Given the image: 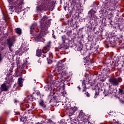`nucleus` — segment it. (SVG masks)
I'll return each mask as SVG.
<instances>
[{
  "label": "nucleus",
  "mask_w": 124,
  "mask_h": 124,
  "mask_svg": "<svg viewBox=\"0 0 124 124\" xmlns=\"http://www.w3.org/2000/svg\"><path fill=\"white\" fill-rule=\"evenodd\" d=\"M31 109H33V107H31Z\"/></svg>",
  "instance_id": "79ce46f5"
},
{
  "label": "nucleus",
  "mask_w": 124,
  "mask_h": 124,
  "mask_svg": "<svg viewBox=\"0 0 124 124\" xmlns=\"http://www.w3.org/2000/svg\"><path fill=\"white\" fill-rule=\"evenodd\" d=\"M36 56L37 57H42V58H46L47 57V54H44L41 55V51L40 50H37L36 51Z\"/></svg>",
  "instance_id": "ddd939ff"
},
{
  "label": "nucleus",
  "mask_w": 124,
  "mask_h": 124,
  "mask_svg": "<svg viewBox=\"0 0 124 124\" xmlns=\"http://www.w3.org/2000/svg\"><path fill=\"white\" fill-rule=\"evenodd\" d=\"M7 41L9 47H12L13 46V44H14V42L16 41V39H15V37H13L12 38L8 39Z\"/></svg>",
  "instance_id": "423d86ee"
},
{
  "label": "nucleus",
  "mask_w": 124,
  "mask_h": 124,
  "mask_svg": "<svg viewBox=\"0 0 124 124\" xmlns=\"http://www.w3.org/2000/svg\"><path fill=\"white\" fill-rule=\"evenodd\" d=\"M18 83L19 86L23 87V79L22 78H18Z\"/></svg>",
  "instance_id": "f3484780"
},
{
  "label": "nucleus",
  "mask_w": 124,
  "mask_h": 124,
  "mask_svg": "<svg viewBox=\"0 0 124 124\" xmlns=\"http://www.w3.org/2000/svg\"><path fill=\"white\" fill-rule=\"evenodd\" d=\"M51 41H49L47 42L46 46L44 47L42 51L44 54H46V53H47L50 50V47H51Z\"/></svg>",
  "instance_id": "1a4fd4ad"
},
{
  "label": "nucleus",
  "mask_w": 124,
  "mask_h": 124,
  "mask_svg": "<svg viewBox=\"0 0 124 124\" xmlns=\"http://www.w3.org/2000/svg\"><path fill=\"white\" fill-rule=\"evenodd\" d=\"M23 54V53H19V56H22V54Z\"/></svg>",
  "instance_id": "58836bf2"
},
{
  "label": "nucleus",
  "mask_w": 124,
  "mask_h": 124,
  "mask_svg": "<svg viewBox=\"0 0 124 124\" xmlns=\"http://www.w3.org/2000/svg\"><path fill=\"white\" fill-rule=\"evenodd\" d=\"M47 20V16H45L43 18H41L40 29L41 31L39 35L34 38L35 42H44L45 41V35H46V32L49 28V25L51 24L50 20Z\"/></svg>",
  "instance_id": "f257e3e1"
},
{
  "label": "nucleus",
  "mask_w": 124,
  "mask_h": 124,
  "mask_svg": "<svg viewBox=\"0 0 124 124\" xmlns=\"http://www.w3.org/2000/svg\"><path fill=\"white\" fill-rule=\"evenodd\" d=\"M119 94H124V90H122L121 89H119Z\"/></svg>",
  "instance_id": "5701e85b"
},
{
  "label": "nucleus",
  "mask_w": 124,
  "mask_h": 124,
  "mask_svg": "<svg viewBox=\"0 0 124 124\" xmlns=\"http://www.w3.org/2000/svg\"><path fill=\"white\" fill-rule=\"evenodd\" d=\"M48 55H49V57L51 58V56H52V54L51 53H49Z\"/></svg>",
  "instance_id": "e433bc0d"
},
{
  "label": "nucleus",
  "mask_w": 124,
  "mask_h": 124,
  "mask_svg": "<svg viewBox=\"0 0 124 124\" xmlns=\"http://www.w3.org/2000/svg\"><path fill=\"white\" fill-rule=\"evenodd\" d=\"M106 95H110V94H111V89H109L108 91H106Z\"/></svg>",
  "instance_id": "b1692460"
},
{
  "label": "nucleus",
  "mask_w": 124,
  "mask_h": 124,
  "mask_svg": "<svg viewBox=\"0 0 124 124\" xmlns=\"http://www.w3.org/2000/svg\"><path fill=\"white\" fill-rule=\"evenodd\" d=\"M9 82H7V81H5L3 84L1 85L0 90L1 92H7L8 91V89H9L10 86L8 85Z\"/></svg>",
  "instance_id": "7ed1b4c3"
},
{
  "label": "nucleus",
  "mask_w": 124,
  "mask_h": 124,
  "mask_svg": "<svg viewBox=\"0 0 124 124\" xmlns=\"http://www.w3.org/2000/svg\"><path fill=\"white\" fill-rule=\"evenodd\" d=\"M110 90H111L110 94H112V95H115V94H116V90L112 88L110 89Z\"/></svg>",
  "instance_id": "aec40b11"
},
{
  "label": "nucleus",
  "mask_w": 124,
  "mask_h": 124,
  "mask_svg": "<svg viewBox=\"0 0 124 124\" xmlns=\"http://www.w3.org/2000/svg\"><path fill=\"white\" fill-rule=\"evenodd\" d=\"M67 7H66V6H64V10H65V11H66V8H67Z\"/></svg>",
  "instance_id": "c9c22d12"
},
{
  "label": "nucleus",
  "mask_w": 124,
  "mask_h": 124,
  "mask_svg": "<svg viewBox=\"0 0 124 124\" xmlns=\"http://www.w3.org/2000/svg\"><path fill=\"white\" fill-rule=\"evenodd\" d=\"M39 8L38 7H37V10H38Z\"/></svg>",
  "instance_id": "ea45409f"
},
{
  "label": "nucleus",
  "mask_w": 124,
  "mask_h": 124,
  "mask_svg": "<svg viewBox=\"0 0 124 124\" xmlns=\"http://www.w3.org/2000/svg\"><path fill=\"white\" fill-rule=\"evenodd\" d=\"M14 102H15V103H17L18 102V100H17V99H15Z\"/></svg>",
  "instance_id": "72a5a7b5"
},
{
  "label": "nucleus",
  "mask_w": 124,
  "mask_h": 124,
  "mask_svg": "<svg viewBox=\"0 0 124 124\" xmlns=\"http://www.w3.org/2000/svg\"><path fill=\"white\" fill-rule=\"evenodd\" d=\"M86 91H87V88H86V87L84 88L82 90V93H83L84 94H86V96H87V97H90V93L86 92Z\"/></svg>",
  "instance_id": "2eb2a0df"
},
{
  "label": "nucleus",
  "mask_w": 124,
  "mask_h": 124,
  "mask_svg": "<svg viewBox=\"0 0 124 124\" xmlns=\"http://www.w3.org/2000/svg\"><path fill=\"white\" fill-rule=\"evenodd\" d=\"M105 2L107 3V4H108V7H113V6H115L116 4H117V1L115 0H105Z\"/></svg>",
  "instance_id": "39448f33"
},
{
  "label": "nucleus",
  "mask_w": 124,
  "mask_h": 124,
  "mask_svg": "<svg viewBox=\"0 0 124 124\" xmlns=\"http://www.w3.org/2000/svg\"><path fill=\"white\" fill-rule=\"evenodd\" d=\"M44 90L46 92H50V93H51V91H52V88L50 86L46 85L45 87Z\"/></svg>",
  "instance_id": "4468645a"
},
{
  "label": "nucleus",
  "mask_w": 124,
  "mask_h": 124,
  "mask_svg": "<svg viewBox=\"0 0 124 124\" xmlns=\"http://www.w3.org/2000/svg\"><path fill=\"white\" fill-rule=\"evenodd\" d=\"M79 117L81 118L82 121H84V113H83V112L80 111L79 112Z\"/></svg>",
  "instance_id": "a211bd4d"
},
{
  "label": "nucleus",
  "mask_w": 124,
  "mask_h": 124,
  "mask_svg": "<svg viewBox=\"0 0 124 124\" xmlns=\"http://www.w3.org/2000/svg\"><path fill=\"white\" fill-rule=\"evenodd\" d=\"M108 115H109V116H111V114H109Z\"/></svg>",
  "instance_id": "37998d69"
},
{
  "label": "nucleus",
  "mask_w": 124,
  "mask_h": 124,
  "mask_svg": "<svg viewBox=\"0 0 124 124\" xmlns=\"http://www.w3.org/2000/svg\"><path fill=\"white\" fill-rule=\"evenodd\" d=\"M115 124H120V123H119V121H116L115 122Z\"/></svg>",
  "instance_id": "f704fd0d"
},
{
  "label": "nucleus",
  "mask_w": 124,
  "mask_h": 124,
  "mask_svg": "<svg viewBox=\"0 0 124 124\" xmlns=\"http://www.w3.org/2000/svg\"><path fill=\"white\" fill-rule=\"evenodd\" d=\"M58 69L57 71V74H59V75H62V70L64 69V66L63 65H59V66H58Z\"/></svg>",
  "instance_id": "9d476101"
},
{
  "label": "nucleus",
  "mask_w": 124,
  "mask_h": 124,
  "mask_svg": "<svg viewBox=\"0 0 124 124\" xmlns=\"http://www.w3.org/2000/svg\"><path fill=\"white\" fill-rule=\"evenodd\" d=\"M9 49L11 52H12V49H11V46H9Z\"/></svg>",
  "instance_id": "473e14b6"
},
{
  "label": "nucleus",
  "mask_w": 124,
  "mask_h": 124,
  "mask_svg": "<svg viewBox=\"0 0 124 124\" xmlns=\"http://www.w3.org/2000/svg\"><path fill=\"white\" fill-rule=\"evenodd\" d=\"M20 109L22 111H25L26 110V105H24L23 107V105L21 106Z\"/></svg>",
  "instance_id": "393cba45"
},
{
  "label": "nucleus",
  "mask_w": 124,
  "mask_h": 124,
  "mask_svg": "<svg viewBox=\"0 0 124 124\" xmlns=\"http://www.w3.org/2000/svg\"><path fill=\"white\" fill-rule=\"evenodd\" d=\"M19 52H21V49H19L18 50H17L16 52V55H18V54H19Z\"/></svg>",
  "instance_id": "c85d7f7f"
},
{
  "label": "nucleus",
  "mask_w": 124,
  "mask_h": 124,
  "mask_svg": "<svg viewBox=\"0 0 124 124\" xmlns=\"http://www.w3.org/2000/svg\"><path fill=\"white\" fill-rule=\"evenodd\" d=\"M86 123L88 124H92L91 122H89V121H86Z\"/></svg>",
  "instance_id": "4c0bfd02"
},
{
  "label": "nucleus",
  "mask_w": 124,
  "mask_h": 124,
  "mask_svg": "<svg viewBox=\"0 0 124 124\" xmlns=\"http://www.w3.org/2000/svg\"><path fill=\"white\" fill-rule=\"evenodd\" d=\"M97 94H98L97 93V92H96V93H95V96H94V98H96V95H97Z\"/></svg>",
  "instance_id": "2f4dec72"
},
{
  "label": "nucleus",
  "mask_w": 124,
  "mask_h": 124,
  "mask_svg": "<svg viewBox=\"0 0 124 124\" xmlns=\"http://www.w3.org/2000/svg\"><path fill=\"white\" fill-rule=\"evenodd\" d=\"M64 89V86H63V90Z\"/></svg>",
  "instance_id": "a19ab883"
},
{
  "label": "nucleus",
  "mask_w": 124,
  "mask_h": 124,
  "mask_svg": "<svg viewBox=\"0 0 124 124\" xmlns=\"http://www.w3.org/2000/svg\"><path fill=\"white\" fill-rule=\"evenodd\" d=\"M13 3L14 5H21L23 4V0H12Z\"/></svg>",
  "instance_id": "f8f14e48"
},
{
  "label": "nucleus",
  "mask_w": 124,
  "mask_h": 124,
  "mask_svg": "<svg viewBox=\"0 0 124 124\" xmlns=\"http://www.w3.org/2000/svg\"><path fill=\"white\" fill-rule=\"evenodd\" d=\"M15 31L17 34H21L22 33V29L20 28H16L15 29Z\"/></svg>",
  "instance_id": "dca6fc26"
},
{
  "label": "nucleus",
  "mask_w": 124,
  "mask_h": 124,
  "mask_svg": "<svg viewBox=\"0 0 124 124\" xmlns=\"http://www.w3.org/2000/svg\"><path fill=\"white\" fill-rule=\"evenodd\" d=\"M52 62H53V61L50 60L49 61H47V63H52Z\"/></svg>",
  "instance_id": "7c9ffc66"
},
{
  "label": "nucleus",
  "mask_w": 124,
  "mask_h": 124,
  "mask_svg": "<svg viewBox=\"0 0 124 124\" xmlns=\"http://www.w3.org/2000/svg\"><path fill=\"white\" fill-rule=\"evenodd\" d=\"M68 109L69 110V111L67 112V115L70 116H72V115H73V114H74L75 112L77 111V107H70L68 108Z\"/></svg>",
  "instance_id": "20e7f679"
},
{
  "label": "nucleus",
  "mask_w": 124,
  "mask_h": 124,
  "mask_svg": "<svg viewBox=\"0 0 124 124\" xmlns=\"http://www.w3.org/2000/svg\"><path fill=\"white\" fill-rule=\"evenodd\" d=\"M95 13H96V11H94L93 9H91L88 13L89 17L91 19H93V18H95V17H96L95 16Z\"/></svg>",
  "instance_id": "6e6552de"
},
{
  "label": "nucleus",
  "mask_w": 124,
  "mask_h": 124,
  "mask_svg": "<svg viewBox=\"0 0 124 124\" xmlns=\"http://www.w3.org/2000/svg\"><path fill=\"white\" fill-rule=\"evenodd\" d=\"M53 97H54V96L52 95H49L47 97L48 100H49V103H51V101H52V100L53 99Z\"/></svg>",
  "instance_id": "6ab92c4d"
},
{
  "label": "nucleus",
  "mask_w": 124,
  "mask_h": 124,
  "mask_svg": "<svg viewBox=\"0 0 124 124\" xmlns=\"http://www.w3.org/2000/svg\"><path fill=\"white\" fill-rule=\"evenodd\" d=\"M77 88L78 89L79 92H80L81 91V87H80V86H78Z\"/></svg>",
  "instance_id": "c756f323"
},
{
  "label": "nucleus",
  "mask_w": 124,
  "mask_h": 124,
  "mask_svg": "<svg viewBox=\"0 0 124 124\" xmlns=\"http://www.w3.org/2000/svg\"><path fill=\"white\" fill-rule=\"evenodd\" d=\"M108 82L114 87H118L120 85V80L116 78H109Z\"/></svg>",
  "instance_id": "f03ea898"
},
{
  "label": "nucleus",
  "mask_w": 124,
  "mask_h": 124,
  "mask_svg": "<svg viewBox=\"0 0 124 124\" xmlns=\"http://www.w3.org/2000/svg\"><path fill=\"white\" fill-rule=\"evenodd\" d=\"M77 51L78 52H80L81 55H86V53H87V50L85 49V48L83 47V46L80 45L79 47L77 48Z\"/></svg>",
  "instance_id": "0eeeda50"
},
{
  "label": "nucleus",
  "mask_w": 124,
  "mask_h": 124,
  "mask_svg": "<svg viewBox=\"0 0 124 124\" xmlns=\"http://www.w3.org/2000/svg\"><path fill=\"white\" fill-rule=\"evenodd\" d=\"M76 3H77V0H72V4H73L74 6L76 5Z\"/></svg>",
  "instance_id": "bb28decb"
},
{
  "label": "nucleus",
  "mask_w": 124,
  "mask_h": 124,
  "mask_svg": "<svg viewBox=\"0 0 124 124\" xmlns=\"http://www.w3.org/2000/svg\"><path fill=\"white\" fill-rule=\"evenodd\" d=\"M82 86H84V88H86V84H85V80H83L82 81Z\"/></svg>",
  "instance_id": "cd10ccee"
},
{
  "label": "nucleus",
  "mask_w": 124,
  "mask_h": 124,
  "mask_svg": "<svg viewBox=\"0 0 124 124\" xmlns=\"http://www.w3.org/2000/svg\"><path fill=\"white\" fill-rule=\"evenodd\" d=\"M39 105H40V106H41V107H43V108H45V107H46V105H45L44 102H43V101L39 103Z\"/></svg>",
  "instance_id": "412c9836"
},
{
  "label": "nucleus",
  "mask_w": 124,
  "mask_h": 124,
  "mask_svg": "<svg viewBox=\"0 0 124 124\" xmlns=\"http://www.w3.org/2000/svg\"><path fill=\"white\" fill-rule=\"evenodd\" d=\"M37 28V23H34L30 27V33L31 34H33V31H34L35 29Z\"/></svg>",
  "instance_id": "9b49d317"
},
{
  "label": "nucleus",
  "mask_w": 124,
  "mask_h": 124,
  "mask_svg": "<svg viewBox=\"0 0 124 124\" xmlns=\"http://www.w3.org/2000/svg\"><path fill=\"white\" fill-rule=\"evenodd\" d=\"M58 66H60V65H62V60H60L59 61H58Z\"/></svg>",
  "instance_id": "a878e982"
},
{
  "label": "nucleus",
  "mask_w": 124,
  "mask_h": 124,
  "mask_svg": "<svg viewBox=\"0 0 124 124\" xmlns=\"http://www.w3.org/2000/svg\"><path fill=\"white\" fill-rule=\"evenodd\" d=\"M62 38L63 43H65V40H66V36L64 35L62 36Z\"/></svg>",
  "instance_id": "4be33fe9"
}]
</instances>
